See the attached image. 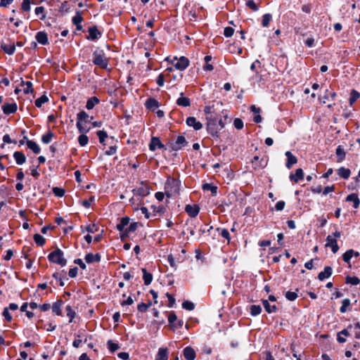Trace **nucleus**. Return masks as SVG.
Wrapping results in <instances>:
<instances>
[{
	"mask_svg": "<svg viewBox=\"0 0 360 360\" xmlns=\"http://www.w3.org/2000/svg\"><path fill=\"white\" fill-rule=\"evenodd\" d=\"M246 6L254 11H257L259 9L258 6L255 4L253 0H248L246 2Z\"/></svg>",
	"mask_w": 360,
	"mask_h": 360,
	"instance_id": "62",
	"label": "nucleus"
},
{
	"mask_svg": "<svg viewBox=\"0 0 360 360\" xmlns=\"http://www.w3.org/2000/svg\"><path fill=\"white\" fill-rule=\"evenodd\" d=\"M360 283V279L356 276H347L346 283L351 284L352 285H356Z\"/></svg>",
	"mask_w": 360,
	"mask_h": 360,
	"instance_id": "55",
	"label": "nucleus"
},
{
	"mask_svg": "<svg viewBox=\"0 0 360 360\" xmlns=\"http://www.w3.org/2000/svg\"><path fill=\"white\" fill-rule=\"evenodd\" d=\"M89 36L86 37L88 40L96 41L102 36V32L99 31L96 25L91 26L88 28Z\"/></svg>",
	"mask_w": 360,
	"mask_h": 360,
	"instance_id": "8",
	"label": "nucleus"
},
{
	"mask_svg": "<svg viewBox=\"0 0 360 360\" xmlns=\"http://www.w3.org/2000/svg\"><path fill=\"white\" fill-rule=\"evenodd\" d=\"M204 59L205 61V65L204 66V69L207 71H212L214 69L213 65H211L210 62L212 60V56H206Z\"/></svg>",
	"mask_w": 360,
	"mask_h": 360,
	"instance_id": "56",
	"label": "nucleus"
},
{
	"mask_svg": "<svg viewBox=\"0 0 360 360\" xmlns=\"http://www.w3.org/2000/svg\"><path fill=\"white\" fill-rule=\"evenodd\" d=\"M326 247L330 248L333 253H336L339 250L337 240L332 235H328L326 238Z\"/></svg>",
	"mask_w": 360,
	"mask_h": 360,
	"instance_id": "10",
	"label": "nucleus"
},
{
	"mask_svg": "<svg viewBox=\"0 0 360 360\" xmlns=\"http://www.w3.org/2000/svg\"><path fill=\"white\" fill-rule=\"evenodd\" d=\"M335 153L338 158V162H342L345 158L346 153L342 146L337 147Z\"/></svg>",
	"mask_w": 360,
	"mask_h": 360,
	"instance_id": "36",
	"label": "nucleus"
},
{
	"mask_svg": "<svg viewBox=\"0 0 360 360\" xmlns=\"http://www.w3.org/2000/svg\"><path fill=\"white\" fill-rule=\"evenodd\" d=\"M18 110V105L15 103H4L2 106V110L5 115L15 113Z\"/></svg>",
	"mask_w": 360,
	"mask_h": 360,
	"instance_id": "12",
	"label": "nucleus"
},
{
	"mask_svg": "<svg viewBox=\"0 0 360 360\" xmlns=\"http://www.w3.org/2000/svg\"><path fill=\"white\" fill-rule=\"evenodd\" d=\"M27 146L29 149L32 150L34 154H39L41 151V148L39 145L34 141H27Z\"/></svg>",
	"mask_w": 360,
	"mask_h": 360,
	"instance_id": "30",
	"label": "nucleus"
},
{
	"mask_svg": "<svg viewBox=\"0 0 360 360\" xmlns=\"http://www.w3.org/2000/svg\"><path fill=\"white\" fill-rule=\"evenodd\" d=\"M263 306L264 307L265 311L269 313H274L276 312L277 310V307L276 305H271L269 302V300H262Z\"/></svg>",
	"mask_w": 360,
	"mask_h": 360,
	"instance_id": "31",
	"label": "nucleus"
},
{
	"mask_svg": "<svg viewBox=\"0 0 360 360\" xmlns=\"http://www.w3.org/2000/svg\"><path fill=\"white\" fill-rule=\"evenodd\" d=\"M169 351L167 348L160 347L158 349L155 360H168Z\"/></svg>",
	"mask_w": 360,
	"mask_h": 360,
	"instance_id": "18",
	"label": "nucleus"
},
{
	"mask_svg": "<svg viewBox=\"0 0 360 360\" xmlns=\"http://www.w3.org/2000/svg\"><path fill=\"white\" fill-rule=\"evenodd\" d=\"M48 101V97L46 95H43L35 100L34 104L37 108H41L44 103H47Z\"/></svg>",
	"mask_w": 360,
	"mask_h": 360,
	"instance_id": "49",
	"label": "nucleus"
},
{
	"mask_svg": "<svg viewBox=\"0 0 360 360\" xmlns=\"http://www.w3.org/2000/svg\"><path fill=\"white\" fill-rule=\"evenodd\" d=\"M187 144V141L184 136H178L174 143H172V150L177 151L181 150Z\"/></svg>",
	"mask_w": 360,
	"mask_h": 360,
	"instance_id": "9",
	"label": "nucleus"
},
{
	"mask_svg": "<svg viewBox=\"0 0 360 360\" xmlns=\"http://www.w3.org/2000/svg\"><path fill=\"white\" fill-rule=\"evenodd\" d=\"M234 33V30L231 27L224 28V34L226 37H231Z\"/></svg>",
	"mask_w": 360,
	"mask_h": 360,
	"instance_id": "64",
	"label": "nucleus"
},
{
	"mask_svg": "<svg viewBox=\"0 0 360 360\" xmlns=\"http://www.w3.org/2000/svg\"><path fill=\"white\" fill-rule=\"evenodd\" d=\"M207 130L211 136L218 137V119L212 115L207 117Z\"/></svg>",
	"mask_w": 360,
	"mask_h": 360,
	"instance_id": "5",
	"label": "nucleus"
},
{
	"mask_svg": "<svg viewBox=\"0 0 360 360\" xmlns=\"http://www.w3.org/2000/svg\"><path fill=\"white\" fill-rule=\"evenodd\" d=\"M34 240L37 245L41 247L43 246L46 243L45 238L38 233L34 235Z\"/></svg>",
	"mask_w": 360,
	"mask_h": 360,
	"instance_id": "47",
	"label": "nucleus"
},
{
	"mask_svg": "<svg viewBox=\"0 0 360 360\" xmlns=\"http://www.w3.org/2000/svg\"><path fill=\"white\" fill-rule=\"evenodd\" d=\"M52 191L57 197H63L65 194V190L59 187H53Z\"/></svg>",
	"mask_w": 360,
	"mask_h": 360,
	"instance_id": "59",
	"label": "nucleus"
},
{
	"mask_svg": "<svg viewBox=\"0 0 360 360\" xmlns=\"http://www.w3.org/2000/svg\"><path fill=\"white\" fill-rule=\"evenodd\" d=\"M254 169H258L264 167L265 165L263 163V160H259V156H255L251 161Z\"/></svg>",
	"mask_w": 360,
	"mask_h": 360,
	"instance_id": "29",
	"label": "nucleus"
},
{
	"mask_svg": "<svg viewBox=\"0 0 360 360\" xmlns=\"http://www.w3.org/2000/svg\"><path fill=\"white\" fill-rule=\"evenodd\" d=\"M336 96V93L335 92H329L328 90H326V94L323 97V103H325L326 101L334 100Z\"/></svg>",
	"mask_w": 360,
	"mask_h": 360,
	"instance_id": "53",
	"label": "nucleus"
},
{
	"mask_svg": "<svg viewBox=\"0 0 360 360\" xmlns=\"http://www.w3.org/2000/svg\"><path fill=\"white\" fill-rule=\"evenodd\" d=\"M354 250H349L346 251L343 255H342V259L347 264H350V260L352 257L354 256Z\"/></svg>",
	"mask_w": 360,
	"mask_h": 360,
	"instance_id": "43",
	"label": "nucleus"
},
{
	"mask_svg": "<svg viewBox=\"0 0 360 360\" xmlns=\"http://www.w3.org/2000/svg\"><path fill=\"white\" fill-rule=\"evenodd\" d=\"M145 105L147 109L152 110L154 111L158 108H159L160 104L159 102L153 98H149L146 100Z\"/></svg>",
	"mask_w": 360,
	"mask_h": 360,
	"instance_id": "24",
	"label": "nucleus"
},
{
	"mask_svg": "<svg viewBox=\"0 0 360 360\" xmlns=\"http://www.w3.org/2000/svg\"><path fill=\"white\" fill-rule=\"evenodd\" d=\"M48 259L50 262L57 264L61 266H65L67 264V260L64 258L63 252L59 248L50 252L48 255Z\"/></svg>",
	"mask_w": 360,
	"mask_h": 360,
	"instance_id": "4",
	"label": "nucleus"
},
{
	"mask_svg": "<svg viewBox=\"0 0 360 360\" xmlns=\"http://www.w3.org/2000/svg\"><path fill=\"white\" fill-rule=\"evenodd\" d=\"M143 272V279L144 281V284L148 285L151 283L153 281V275L152 274L148 272L146 269L143 268L141 269Z\"/></svg>",
	"mask_w": 360,
	"mask_h": 360,
	"instance_id": "33",
	"label": "nucleus"
},
{
	"mask_svg": "<svg viewBox=\"0 0 360 360\" xmlns=\"http://www.w3.org/2000/svg\"><path fill=\"white\" fill-rule=\"evenodd\" d=\"M96 134L98 137L99 142L102 145L105 146L106 143H105V141L108 137L107 132L104 130H99L96 132Z\"/></svg>",
	"mask_w": 360,
	"mask_h": 360,
	"instance_id": "40",
	"label": "nucleus"
},
{
	"mask_svg": "<svg viewBox=\"0 0 360 360\" xmlns=\"http://www.w3.org/2000/svg\"><path fill=\"white\" fill-rule=\"evenodd\" d=\"M346 201L352 202L353 207L354 209H357L359 207L360 200L356 193H351V194L348 195L346 198Z\"/></svg>",
	"mask_w": 360,
	"mask_h": 360,
	"instance_id": "25",
	"label": "nucleus"
},
{
	"mask_svg": "<svg viewBox=\"0 0 360 360\" xmlns=\"http://www.w3.org/2000/svg\"><path fill=\"white\" fill-rule=\"evenodd\" d=\"M183 354L186 360H194L196 356L195 350L191 347H185Z\"/></svg>",
	"mask_w": 360,
	"mask_h": 360,
	"instance_id": "22",
	"label": "nucleus"
},
{
	"mask_svg": "<svg viewBox=\"0 0 360 360\" xmlns=\"http://www.w3.org/2000/svg\"><path fill=\"white\" fill-rule=\"evenodd\" d=\"M333 269L332 267L327 266H325L323 271H321L318 275L319 281H323L326 278H329L332 275Z\"/></svg>",
	"mask_w": 360,
	"mask_h": 360,
	"instance_id": "20",
	"label": "nucleus"
},
{
	"mask_svg": "<svg viewBox=\"0 0 360 360\" xmlns=\"http://www.w3.org/2000/svg\"><path fill=\"white\" fill-rule=\"evenodd\" d=\"M272 20V15L270 13H266L262 16V25L264 27L269 26V22Z\"/></svg>",
	"mask_w": 360,
	"mask_h": 360,
	"instance_id": "46",
	"label": "nucleus"
},
{
	"mask_svg": "<svg viewBox=\"0 0 360 360\" xmlns=\"http://www.w3.org/2000/svg\"><path fill=\"white\" fill-rule=\"evenodd\" d=\"M93 63L103 69H106L108 65V58L105 56L103 50L97 49L93 53Z\"/></svg>",
	"mask_w": 360,
	"mask_h": 360,
	"instance_id": "3",
	"label": "nucleus"
},
{
	"mask_svg": "<svg viewBox=\"0 0 360 360\" xmlns=\"http://www.w3.org/2000/svg\"><path fill=\"white\" fill-rule=\"evenodd\" d=\"M107 345H108V348L109 351L111 353L115 352V351H117L120 348L119 345L117 343L114 342L111 340H109L107 342Z\"/></svg>",
	"mask_w": 360,
	"mask_h": 360,
	"instance_id": "50",
	"label": "nucleus"
},
{
	"mask_svg": "<svg viewBox=\"0 0 360 360\" xmlns=\"http://www.w3.org/2000/svg\"><path fill=\"white\" fill-rule=\"evenodd\" d=\"M182 307L186 310L191 311L194 309L195 304L192 302L186 300L182 303Z\"/></svg>",
	"mask_w": 360,
	"mask_h": 360,
	"instance_id": "58",
	"label": "nucleus"
},
{
	"mask_svg": "<svg viewBox=\"0 0 360 360\" xmlns=\"http://www.w3.org/2000/svg\"><path fill=\"white\" fill-rule=\"evenodd\" d=\"M35 39L41 45H46L49 44L48 34L44 31L37 32Z\"/></svg>",
	"mask_w": 360,
	"mask_h": 360,
	"instance_id": "14",
	"label": "nucleus"
},
{
	"mask_svg": "<svg viewBox=\"0 0 360 360\" xmlns=\"http://www.w3.org/2000/svg\"><path fill=\"white\" fill-rule=\"evenodd\" d=\"M338 174L344 179H347L350 176L351 172L349 169L342 167L338 169Z\"/></svg>",
	"mask_w": 360,
	"mask_h": 360,
	"instance_id": "37",
	"label": "nucleus"
},
{
	"mask_svg": "<svg viewBox=\"0 0 360 360\" xmlns=\"http://www.w3.org/2000/svg\"><path fill=\"white\" fill-rule=\"evenodd\" d=\"M101 257L99 253H96L94 255L93 253H88L85 255L84 259L86 263L91 264L94 262H99L101 261Z\"/></svg>",
	"mask_w": 360,
	"mask_h": 360,
	"instance_id": "23",
	"label": "nucleus"
},
{
	"mask_svg": "<svg viewBox=\"0 0 360 360\" xmlns=\"http://www.w3.org/2000/svg\"><path fill=\"white\" fill-rule=\"evenodd\" d=\"M233 126L237 129H242L243 127V122L240 118H236L233 121Z\"/></svg>",
	"mask_w": 360,
	"mask_h": 360,
	"instance_id": "63",
	"label": "nucleus"
},
{
	"mask_svg": "<svg viewBox=\"0 0 360 360\" xmlns=\"http://www.w3.org/2000/svg\"><path fill=\"white\" fill-rule=\"evenodd\" d=\"M63 304V302L61 300H57L54 302L51 307L52 311L57 316H62L61 307Z\"/></svg>",
	"mask_w": 360,
	"mask_h": 360,
	"instance_id": "27",
	"label": "nucleus"
},
{
	"mask_svg": "<svg viewBox=\"0 0 360 360\" xmlns=\"http://www.w3.org/2000/svg\"><path fill=\"white\" fill-rule=\"evenodd\" d=\"M13 158L15 159L16 164L18 165L24 164L26 161V157L21 151H15L13 153Z\"/></svg>",
	"mask_w": 360,
	"mask_h": 360,
	"instance_id": "26",
	"label": "nucleus"
},
{
	"mask_svg": "<svg viewBox=\"0 0 360 360\" xmlns=\"http://www.w3.org/2000/svg\"><path fill=\"white\" fill-rule=\"evenodd\" d=\"M132 193L134 195L139 196L142 198L149 195L150 190L149 187L142 181L141 186L134 188Z\"/></svg>",
	"mask_w": 360,
	"mask_h": 360,
	"instance_id": "7",
	"label": "nucleus"
},
{
	"mask_svg": "<svg viewBox=\"0 0 360 360\" xmlns=\"http://www.w3.org/2000/svg\"><path fill=\"white\" fill-rule=\"evenodd\" d=\"M21 86H25L23 89L24 94H28L33 92L32 83L30 81L25 82L21 79Z\"/></svg>",
	"mask_w": 360,
	"mask_h": 360,
	"instance_id": "39",
	"label": "nucleus"
},
{
	"mask_svg": "<svg viewBox=\"0 0 360 360\" xmlns=\"http://www.w3.org/2000/svg\"><path fill=\"white\" fill-rule=\"evenodd\" d=\"M31 4H35L34 2H31V0H22L21 4V9L25 13H28L31 10Z\"/></svg>",
	"mask_w": 360,
	"mask_h": 360,
	"instance_id": "42",
	"label": "nucleus"
},
{
	"mask_svg": "<svg viewBox=\"0 0 360 360\" xmlns=\"http://www.w3.org/2000/svg\"><path fill=\"white\" fill-rule=\"evenodd\" d=\"M185 211L191 217L194 218L198 214L200 207L198 205H186Z\"/></svg>",
	"mask_w": 360,
	"mask_h": 360,
	"instance_id": "11",
	"label": "nucleus"
},
{
	"mask_svg": "<svg viewBox=\"0 0 360 360\" xmlns=\"http://www.w3.org/2000/svg\"><path fill=\"white\" fill-rule=\"evenodd\" d=\"M34 13L37 15H41V20H43L46 18L45 8L44 6L37 7L34 10Z\"/></svg>",
	"mask_w": 360,
	"mask_h": 360,
	"instance_id": "52",
	"label": "nucleus"
},
{
	"mask_svg": "<svg viewBox=\"0 0 360 360\" xmlns=\"http://www.w3.org/2000/svg\"><path fill=\"white\" fill-rule=\"evenodd\" d=\"M216 231H218L220 235L224 238L225 239H226L228 241L230 240L231 238H230V234H229V232L227 229H220V228H217L216 229Z\"/></svg>",
	"mask_w": 360,
	"mask_h": 360,
	"instance_id": "57",
	"label": "nucleus"
},
{
	"mask_svg": "<svg viewBox=\"0 0 360 360\" xmlns=\"http://www.w3.org/2000/svg\"><path fill=\"white\" fill-rule=\"evenodd\" d=\"M176 321H177V316H176V314L174 311H171L168 316L169 323L172 327L173 324H174Z\"/></svg>",
	"mask_w": 360,
	"mask_h": 360,
	"instance_id": "60",
	"label": "nucleus"
},
{
	"mask_svg": "<svg viewBox=\"0 0 360 360\" xmlns=\"http://www.w3.org/2000/svg\"><path fill=\"white\" fill-rule=\"evenodd\" d=\"M72 23L76 26L77 30H82V22L83 21V18L81 15L80 11H77L75 16L72 17Z\"/></svg>",
	"mask_w": 360,
	"mask_h": 360,
	"instance_id": "17",
	"label": "nucleus"
},
{
	"mask_svg": "<svg viewBox=\"0 0 360 360\" xmlns=\"http://www.w3.org/2000/svg\"><path fill=\"white\" fill-rule=\"evenodd\" d=\"M1 49L8 55H13L15 51V46L14 44H6L2 43L1 44Z\"/></svg>",
	"mask_w": 360,
	"mask_h": 360,
	"instance_id": "28",
	"label": "nucleus"
},
{
	"mask_svg": "<svg viewBox=\"0 0 360 360\" xmlns=\"http://www.w3.org/2000/svg\"><path fill=\"white\" fill-rule=\"evenodd\" d=\"M290 181L297 183L304 179V172L301 168L297 169L295 174H290Z\"/></svg>",
	"mask_w": 360,
	"mask_h": 360,
	"instance_id": "16",
	"label": "nucleus"
},
{
	"mask_svg": "<svg viewBox=\"0 0 360 360\" xmlns=\"http://www.w3.org/2000/svg\"><path fill=\"white\" fill-rule=\"evenodd\" d=\"M176 103L179 106L188 107L191 105V100L184 96L183 92L180 93V97L176 100Z\"/></svg>",
	"mask_w": 360,
	"mask_h": 360,
	"instance_id": "21",
	"label": "nucleus"
},
{
	"mask_svg": "<svg viewBox=\"0 0 360 360\" xmlns=\"http://www.w3.org/2000/svg\"><path fill=\"white\" fill-rule=\"evenodd\" d=\"M285 155L287 158L285 166L288 169H290L293 165L297 163V159L290 151H286Z\"/></svg>",
	"mask_w": 360,
	"mask_h": 360,
	"instance_id": "19",
	"label": "nucleus"
},
{
	"mask_svg": "<svg viewBox=\"0 0 360 360\" xmlns=\"http://www.w3.org/2000/svg\"><path fill=\"white\" fill-rule=\"evenodd\" d=\"M93 117L89 115L84 110L80 111L77 115V128L80 133H87L89 131L90 128L87 127L86 124L91 122Z\"/></svg>",
	"mask_w": 360,
	"mask_h": 360,
	"instance_id": "2",
	"label": "nucleus"
},
{
	"mask_svg": "<svg viewBox=\"0 0 360 360\" xmlns=\"http://www.w3.org/2000/svg\"><path fill=\"white\" fill-rule=\"evenodd\" d=\"M99 102H100V101L97 97L93 96V97L90 98L89 99H88L86 104V108L87 110H91Z\"/></svg>",
	"mask_w": 360,
	"mask_h": 360,
	"instance_id": "35",
	"label": "nucleus"
},
{
	"mask_svg": "<svg viewBox=\"0 0 360 360\" xmlns=\"http://www.w3.org/2000/svg\"><path fill=\"white\" fill-rule=\"evenodd\" d=\"M299 292V290L297 289L295 292L292 291H288L285 293V298L289 301H295L297 297V292Z\"/></svg>",
	"mask_w": 360,
	"mask_h": 360,
	"instance_id": "44",
	"label": "nucleus"
},
{
	"mask_svg": "<svg viewBox=\"0 0 360 360\" xmlns=\"http://www.w3.org/2000/svg\"><path fill=\"white\" fill-rule=\"evenodd\" d=\"M53 136H54V134L51 131L49 130L46 134H44L41 136V141L44 144H48V143H51Z\"/></svg>",
	"mask_w": 360,
	"mask_h": 360,
	"instance_id": "41",
	"label": "nucleus"
},
{
	"mask_svg": "<svg viewBox=\"0 0 360 360\" xmlns=\"http://www.w3.org/2000/svg\"><path fill=\"white\" fill-rule=\"evenodd\" d=\"M38 167H39V165H37V166L32 165L30 167L31 175L35 179H38V177L40 175V174L37 171Z\"/></svg>",
	"mask_w": 360,
	"mask_h": 360,
	"instance_id": "61",
	"label": "nucleus"
},
{
	"mask_svg": "<svg viewBox=\"0 0 360 360\" xmlns=\"http://www.w3.org/2000/svg\"><path fill=\"white\" fill-rule=\"evenodd\" d=\"M202 189L204 191H210L213 196L217 194V187L211 184H205L202 185Z\"/></svg>",
	"mask_w": 360,
	"mask_h": 360,
	"instance_id": "38",
	"label": "nucleus"
},
{
	"mask_svg": "<svg viewBox=\"0 0 360 360\" xmlns=\"http://www.w3.org/2000/svg\"><path fill=\"white\" fill-rule=\"evenodd\" d=\"M82 134L78 137V142L81 146H85L89 142V138L85 133H81Z\"/></svg>",
	"mask_w": 360,
	"mask_h": 360,
	"instance_id": "54",
	"label": "nucleus"
},
{
	"mask_svg": "<svg viewBox=\"0 0 360 360\" xmlns=\"http://www.w3.org/2000/svg\"><path fill=\"white\" fill-rule=\"evenodd\" d=\"M188 126L193 127L195 130H200L202 128V124L197 121L195 117H188L186 119Z\"/></svg>",
	"mask_w": 360,
	"mask_h": 360,
	"instance_id": "13",
	"label": "nucleus"
},
{
	"mask_svg": "<svg viewBox=\"0 0 360 360\" xmlns=\"http://www.w3.org/2000/svg\"><path fill=\"white\" fill-rule=\"evenodd\" d=\"M172 63L175 68L181 71L184 70L189 65V60L184 56L179 58H174Z\"/></svg>",
	"mask_w": 360,
	"mask_h": 360,
	"instance_id": "6",
	"label": "nucleus"
},
{
	"mask_svg": "<svg viewBox=\"0 0 360 360\" xmlns=\"http://www.w3.org/2000/svg\"><path fill=\"white\" fill-rule=\"evenodd\" d=\"M129 218L127 217H124L121 218L119 224H117L116 228L119 231H122L125 227L129 224Z\"/></svg>",
	"mask_w": 360,
	"mask_h": 360,
	"instance_id": "34",
	"label": "nucleus"
},
{
	"mask_svg": "<svg viewBox=\"0 0 360 360\" xmlns=\"http://www.w3.org/2000/svg\"><path fill=\"white\" fill-rule=\"evenodd\" d=\"M262 311V307L259 305H251L250 308V313L252 316H256L259 315Z\"/></svg>",
	"mask_w": 360,
	"mask_h": 360,
	"instance_id": "45",
	"label": "nucleus"
},
{
	"mask_svg": "<svg viewBox=\"0 0 360 360\" xmlns=\"http://www.w3.org/2000/svg\"><path fill=\"white\" fill-rule=\"evenodd\" d=\"M165 146L161 143L158 137H152L149 144V149L151 151H155L157 148H164Z\"/></svg>",
	"mask_w": 360,
	"mask_h": 360,
	"instance_id": "15",
	"label": "nucleus"
},
{
	"mask_svg": "<svg viewBox=\"0 0 360 360\" xmlns=\"http://www.w3.org/2000/svg\"><path fill=\"white\" fill-rule=\"evenodd\" d=\"M360 97V94L356 90H352L349 98V104L352 105Z\"/></svg>",
	"mask_w": 360,
	"mask_h": 360,
	"instance_id": "51",
	"label": "nucleus"
},
{
	"mask_svg": "<svg viewBox=\"0 0 360 360\" xmlns=\"http://www.w3.org/2000/svg\"><path fill=\"white\" fill-rule=\"evenodd\" d=\"M351 302L349 299H344L342 301V306L340 308V311L342 314H344L348 311L351 310Z\"/></svg>",
	"mask_w": 360,
	"mask_h": 360,
	"instance_id": "32",
	"label": "nucleus"
},
{
	"mask_svg": "<svg viewBox=\"0 0 360 360\" xmlns=\"http://www.w3.org/2000/svg\"><path fill=\"white\" fill-rule=\"evenodd\" d=\"M65 311L67 312V316L70 318L69 322L72 323L76 315L75 311L72 309L70 305L66 306Z\"/></svg>",
	"mask_w": 360,
	"mask_h": 360,
	"instance_id": "48",
	"label": "nucleus"
},
{
	"mask_svg": "<svg viewBox=\"0 0 360 360\" xmlns=\"http://www.w3.org/2000/svg\"><path fill=\"white\" fill-rule=\"evenodd\" d=\"M181 181L169 176L165 184V195L168 198L178 196L180 194Z\"/></svg>",
	"mask_w": 360,
	"mask_h": 360,
	"instance_id": "1",
	"label": "nucleus"
}]
</instances>
